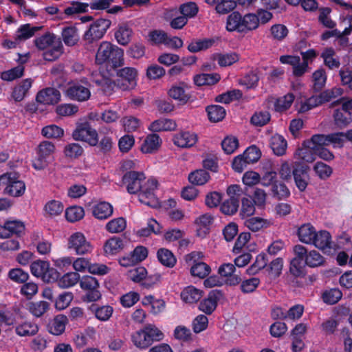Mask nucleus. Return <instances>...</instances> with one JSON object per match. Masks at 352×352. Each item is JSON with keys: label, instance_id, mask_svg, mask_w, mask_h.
Instances as JSON below:
<instances>
[{"label": "nucleus", "instance_id": "dca6fc26", "mask_svg": "<svg viewBox=\"0 0 352 352\" xmlns=\"http://www.w3.org/2000/svg\"><path fill=\"white\" fill-rule=\"evenodd\" d=\"M36 101L43 104H55L60 100V93L53 87H47L40 91L36 95Z\"/></svg>", "mask_w": 352, "mask_h": 352}, {"label": "nucleus", "instance_id": "e433bc0d", "mask_svg": "<svg viewBox=\"0 0 352 352\" xmlns=\"http://www.w3.org/2000/svg\"><path fill=\"white\" fill-rule=\"evenodd\" d=\"M62 37L65 44L67 46L76 45L79 39L77 29L72 26L63 29Z\"/></svg>", "mask_w": 352, "mask_h": 352}, {"label": "nucleus", "instance_id": "4d7b16f0", "mask_svg": "<svg viewBox=\"0 0 352 352\" xmlns=\"http://www.w3.org/2000/svg\"><path fill=\"white\" fill-rule=\"evenodd\" d=\"M271 116L267 111L255 112L251 118V123L256 126H263L270 121Z\"/></svg>", "mask_w": 352, "mask_h": 352}, {"label": "nucleus", "instance_id": "8fccbe9b", "mask_svg": "<svg viewBox=\"0 0 352 352\" xmlns=\"http://www.w3.org/2000/svg\"><path fill=\"white\" fill-rule=\"evenodd\" d=\"M214 43V40L212 38H204L203 40L192 41L188 46V50L190 52H197L201 50H205L210 47Z\"/></svg>", "mask_w": 352, "mask_h": 352}, {"label": "nucleus", "instance_id": "412c9836", "mask_svg": "<svg viewBox=\"0 0 352 352\" xmlns=\"http://www.w3.org/2000/svg\"><path fill=\"white\" fill-rule=\"evenodd\" d=\"M321 58L324 65L330 69H338L340 66V58L333 47L324 48L321 53Z\"/></svg>", "mask_w": 352, "mask_h": 352}, {"label": "nucleus", "instance_id": "b1692460", "mask_svg": "<svg viewBox=\"0 0 352 352\" xmlns=\"http://www.w3.org/2000/svg\"><path fill=\"white\" fill-rule=\"evenodd\" d=\"M131 341L140 349H146L153 344L151 340L148 338V335L143 329L131 334Z\"/></svg>", "mask_w": 352, "mask_h": 352}, {"label": "nucleus", "instance_id": "f704fd0d", "mask_svg": "<svg viewBox=\"0 0 352 352\" xmlns=\"http://www.w3.org/2000/svg\"><path fill=\"white\" fill-rule=\"evenodd\" d=\"M94 216L98 219H105L113 213L112 206L107 202H101L93 208Z\"/></svg>", "mask_w": 352, "mask_h": 352}, {"label": "nucleus", "instance_id": "58836bf2", "mask_svg": "<svg viewBox=\"0 0 352 352\" xmlns=\"http://www.w3.org/2000/svg\"><path fill=\"white\" fill-rule=\"evenodd\" d=\"M157 256L159 261L166 267H173L176 263L175 256L168 249H160L157 251Z\"/></svg>", "mask_w": 352, "mask_h": 352}, {"label": "nucleus", "instance_id": "5fc2aeb1", "mask_svg": "<svg viewBox=\"0 0 352 352\" xmlns=\"http://www.w3.org/2000/svg\"><path fill=\"white\" fill-rule=\"evenodd\" d=\"M168 95L173 99L182 104L186 103L190 98L184 89L181 86H173L168 91Z\"/></svg>", "mask_w": 352, "mask_h": 352}, {"label": "nucleus", "instance_id": "423d86ee", "mask_svg": "<svg viewBox=\"0 0 352 352\" xmlns=\"http://www.w3.org/2000/svg\"><path fill=\"white\" fill-rule=\"evenodd\" d=\"M67 248L80 256L89 254L94 250L91 242L80 232H76L69 236Z\"/></svg>", "mask_w": 352, "mask_h": 352}, {"label": "nucleus", "instance_id": "4468645a", "mask_svg": "<svg viewBox=\"0 0 352 352\" xmlns=\"http://www.w3.org/2000/svg\"><path fill=\"white\" fill-rule=\"evenodd\" d=\"M295 257L291 261L289 271L296 277L304 275V265L302 261L305 253V247L297 245L294 247Z\"/></svg>", "mask_w": 352, "mask_h": 352}, {"label": "nucleus", "instance_id": "6ab92c4d", "mask_svg": "<svg viewBox=\"0 0 352 352\" xmlns=\"http://www.w3.org/2000/svg\"><path fill=\"white\" fill-rule=\"evenodd\" d=\"M314 238V242L311 245H314L318 249L325 251L333 248L331 236L328 231L316 232Z\"/></svg>", "mask_w": 352, "mask_h": 352}, {"label": "nucleus", "instance_id": "f257e3e1", "mask_svg": "<svg viewBox=\"0 0 352 352\" xmlns=\"http://www.w3.org/2000/svg\"><path fill=\"white\" fill-rule=\"evenodd\" d=\"M122 182L126 186L128 192L138 194L141 203L152 208L159 206V201L154 191L157 187V182L155 179H146L142 172L129 171L124 174Z\"/></svg>", "mask_w": 352, "mask_h": 352}, {"label": "nucleus", "instance_id": "3c124183", "mask_svg": "<svg viewBox=\"0 0 352 352\" xmlns=\"http://www.w3.org/2000/svg\"><path fill=\"white\" fill-rule=\"evenodd\" d=\"M305 145L314 150L327 146L329 145L327 135H314L309 140L305 141Z\"/></svg>", "mask_w": 352, "mask_h": 352}, {"label": "nucleus", "instance_id": "0eeeda50", "mask_svg": "<svg viewBox=\"0 0 352 352\" xmlns=\"http://www.w3.org/2000/svg\"><path fill=\"white\" fill-rule=\"evenodd\" d=\"M30 271L33 276L41 278L45 282L54 281L57 278V272L50 267L45 261L37 260L30 265Z\"/></svg>", "mask_w": 352, "mask_h": 352}, {"label": "nucleus", "instance_id": "5701e85b", "mask_svg": "<svg viewBox=\"0 0 352 352\" xmlns=\"http://www.w3.org/2000/svg\"><path fill=\"white\" fill-rule=\"evenodd\" d=\"M116 47L117 46L112 45L109 42H102L96 54V62L98 64L106 63L110 57V54L113 52Z\"/></svg>", "mask_w": 352, "mask_h": 352}, {"label": "nucleus", "instance_id": "a878e982", "mask_svg": "<svg viewBox=\"0 0 352 352\" xmlns=\"http://www.w3.org/2000/svg\"><path fill=\"white\" fill-rule=\"evenodd\" d=\"M3 228L5 230L3 238H8L12 234L20 235L23 233L25 226L20 221L13 220L6 221Z\"/></svg>", "mask_w": 352, "mask_h": 352}, {"label": "nucleus", "instance_id": "49530a36", "mask_svg": "<svg viewBox=\"0 0 352 352\" xmlns=\"http://www.w3.org/2000/svg\"><path fill=\"white\" fill-rule=\"evenodd\" d=\"M39 29V27H32L30 24L23 25L16 32V40L21 41L28 39Z\"/></svg>", "mask_w": 352, "mask_h": 352}, {"label": "nucleus", "instance_id": "a211bd4d", "mask_svg": "<svg viewBox=\"0 0 352 352\" xmlns=\"http://www.w3.org/2000/svg\"><path fill=\"white\" fill-rule=\"evenodd\" d=\"M197 142V135L195 133L182 131L174 135V144L181 148H188L194 146Z\"/></svg>", "mask_w": 352, "mask_h": 352}, {"label": "nucleus", "instance_id": "a19ab883", "mask_svg": "<svg viewBox=\"0 0 352 352\" xmlns=\"http://www.w3.org/2000/svg\"><path fill=\"white\" fill-rule=\"evenodd\" d=\"M50 304L46 301L30 302L28 304L29 311L36 317L43 316L49 309Z\"/></svg>", "mask_w": 352, "mask_h": 352}, {"label": "nucleus", "instance_id": "864d4df0", "mask_svg": "<svg viewBox=\"0 0 352 352\" xmlns=\"http://www.w3.org/2000/svg\"><path fill=\"white\" fill-rule=\"evenodd\" d=\"M42 135L46 138L57 139L64 135V130L55 124H50L43 128Z\"/></svg>", "mask_w": 352, "mask_h": 352}, {"label": "nucleus", "instance_id": "680f3d73", "mask_svg": "<svg viewBox=\"0 0 352 352\" xmlns=\"http://www.w3.org/2000/svg\"><path fill=\"white\" fill-rule=\"evenodd\" d=\"M84 215V209L80 206H72L65 211V217L70 222L78 221L82 219Z\"/></svg>", "mask_w": 352, "mask_h": 352}, {"label": "nucleus", "instance_id": "bf43d9fd", "mask_svg": "<svg viewBox=\"0 0 352 352\" xmlns=\"http://www.w3.org/2000/svg\"><path fill=\"white\" fill-rule=\"evenodd\" d=\"M83 152V148L78 143L67 144L64 148L65 155L71 159L78 158Z\"/></svg>", "mask_w": 352, "mask_h": 352}, {"label": "nucleus", "instance_id": "de8ad7c7", "mask_svg": "<svg viewBox=\"0 0 352 352\" xmlns=\"http://www.w3.org/2000/svg\"><path fill=\"white\" fill-rule=\"evenodd\" d=\"M179 12L188 20V19L194 18L197 14L199 7L196 3L190 1L181 4L179 7Z\"/></svg>", "mask_w": 352, "mask_h": 352}, {"label": "nucleus", "instance_id": "39448f33", "mask_svg": "<svg viewBox=\"0 0 352 352\" xmlns=\"http://www.w3.org/2000/svg\"><path fill=\"white\" fill-rule=\"evenodd\" d=\"M0 186H5L4 192L14 197L22 196L25 190V183L13 173H6L0 176Z\"/></svg>", "mask_w": 352, "mask_h": 352}, {"label": "nucleus", "instance_id": "13d9d810", "mask_svg": "<svg viewBox=\"0 0 352 352\" xmlns=\"http://www.w3.org/2000/svg\"><path fill=\"white\" fill-rule=\"evenodd\" d=\"M109 58L107 61L114 68L122 66L124 64V51L118 46L110 54Z\"/></svg>", "mask_w": 352, "mask_h": 352}, {"label": "nucleus", "instance_id": "79ce46f5", "mask_svg": "<svg viewBox=\"0 0 352 352\" xmlns=\"http://www.w3.org/2000/svg\"><path fill=\"white\" fill-rule=\"evenodd\" d=\"M80 280V275L77 272H68L58 280L57 284L61 288H68L75 285Z\"/></svg>", "mask_w": 352, "mask_h": 352}, {"label": "nucleus", "instance_id": "20e7f679", "mask_svg": "<svg viewBox=\"0 0 352 352\" xmlns=\"http://www.w3.org/2000/svg\"><path fill=\"white\" fill-rule=\"evenodd\" d=\"M111 23L110 20L99 19L89 25L82 36L84 46L87 50H94V43L104 36Z\"/></svg>", "mask_w": 352, "mask_h": 352}, {"label": "nucleus", "instance_id": "473e14b6", "mask_svg": "<svg viewBox=\"0 0 352 352\" xmlns=\"http://www.w3.org/2000/svg\"><path fill=\"white\" fill-rule=\"evenodd\" d=\"M245 226L252 232H258L263 228L270 227L269 220L261 217H250L244 222Z\"/></svg>", "mask_w": 352, "mask_h": 352}, {"label": "nucleus", "instance_id": "9b49d317", "mask_svg": "<svg viewBox=\"0 0 352 352\" xmlns=\"http://www.w3.org/2000/svg\"><path fill=\"white\" fill-rule=\"evenodd\" d=\"M55 151L54 144L49 141H43L39 144L37 150V157L33 162V166L36 170L45 168L47 164L48 157Z\"/></svg>", "mask_w": 352, "mask_h": 352}, {"label": "nucleus", "instance_id": "c03bdc74", "mask_svg": "<svg viewBox=\"0 0 352 352\" xmlns=\"http://www.w3.org/2000/svg\"><path fill=\"white\" fill-rule=\"evenodd\" d=\"M64 206L60 201L51 200L46 203L44 206L45 214L49 217H56L63 211Z\"/></svg>", "mask_w": 352, "mask_h": 352}, {"label": "nucleus", "instance_id": "393cba45", "mask_svg": "<svg viewBox=\"0 0 352 352\" xmlns=\"http://www.w3.org/2000/svg\"><path fill=\"white\" fill-rule=\"evenodd\" d=\"M303 258L305 265L310 267L322 266L325 262L324 258L318 252L313 250L308 252L306 248Z\"/></svg>", "mask_w": 352, "mask_h": 352}, {"label": "nucleus", "instance_id": "338daca9", "mask_svg": "<svg viewBox=\"0 0 352 352\" xmlns=\"http://www.w3.org/2000/svg\"><path fill=\"white\" fill-rule=\"evenodd\" d=\"M8 277L14 282L23 283L28 280L29 274L21 268H14L9 271Z\"/></svg>", "mask_w": 352, "mask_h": 352}, {"label": "nucleus", "instance_id": "f3484780", "mask_svg": "<svg viewBox=\"0 0 352 352\" xmlns=\"http://www.w3.org/2000/svg\"><path fill=\"white\" fill-rule=\"evenodd\" d=\"M222 298V293L221 291L214 289L210 292L206 298L203 300L199 305V309L200 311L206 314H212L217 307V302Z\"/></svg>", "mask_w": 352, "mask_h": 352}, {"label": "nucleus", "instance_id": "72a5a7b5", "mask_svg": "<svg viewBox=\"0 0 352 352\" xmlns=\"http://www.w3.org/2000/svg\"><path fill=\"white\" fill-rule=\"evenodd\" d=\"M176 126V123L173 120L160 119L153 122L149 126V129L154 132L172 131L175 129Z\"/></svg>", "mask_w": 352, "mask_h": 352}, {"label": "nucleus", "instance_id": "0e129e2a", "mask_svg": "<svg viewBox=\"0 0 352 352\" xmlns=\"http://www.w3.org/2000/svg\"><path fill=\"white\" fill-rule=\"evenodd\" d=\"M24 67L22 65L12 68L8 71L1 73V78L3 80L12 81L23 75Z\"/></svg>", "mask_w": 352, "mask_h": 352}, {"label": "nucleus", "instance_id": "ea45409f", "mask_svg": "<svg viewBox=\"0 0 352 352\" xmlns=\"http://www.w3.org/2000/svg\"><path fill=\"white\" fill-rule=\"evenodd\" d=\"M208 119L213 122L223 120L226 116L225 109L220 105H210L206 108Z\"/></svg>", "mask_w": 352, "mask_h": 352}, {"label": "nucleus", "instance_id": "2f4dec72", "mask_svg": "<svg viewBox=\"0 0 352 352\" xmlns=\"http://www.w3.org/2000/svg\"><path fill=\"white\" fill-rule=\"evenodd\" d=\"M132 33V30L128 25L122 24L115 32V38L119 44L126 45L130 42Z\"/></svg>", "mask_w": 352, "mask_h": 352}, {"label": "nucleus", "instance_id": "1a4fd4ad", "mask_svg": "<svg viewBox=\"0 0 352 352\" xmlns=\"http://www.w3.org/2000/svg\"><path fill=\"white\" fill-rule=\"evenodd\" d=\"M137 70L133 67H124L118 72L116 85L125 91L133 89L136 85Z\"/></svg>", "mask_w": 352, "mask_h": 352}, {"label": "nucleus", "instance_id": "e2e57ef3", "mask_svg": "<svg viewBox=\"0 0 352 352\" xmlns=\"http://www.w3.org/2000/svg\"><path fill=\"white\" fill-rule=\"evenodd\" d=\"M294 100V96L292 94H287V95L278 98L274 104L276 111H283L288 109Z\"/></svg>", "mask_w": 352, "mask_h": 352}, {"label": "nucleus", "instance_id": "6e6d98bb", "mask_svg": "<svg viewBox=\"0 0 352 352\" xmlns=\"http://www.w3.org/2000/svg\"><path fill=\"white\" fill-rule=\"evenodd\" d=\"M126 226V221L123 217L113 219L106 225V229L111 233H118L122 232Z\"/></svg>", "mask_w": 352, "mask_h": 352}, {"label": "nucleus", "instance_id": "bb28decb", "mask_svg": "<svg viewBox=\"0 0 352 352\" xmlns=\"http://www.w3.org/2000/svg\"><path fill=\"white\" fill-rule=\"evenodd\" d=\"M67 317L63 315L56 316L47 326L48 331L50 333L59 336L62 334L65 329L67 322Z\"/></svg>", "mask_w": 352, "mask_h": 352}, {"label": "nucleus", "instance_id": "c85d7f7f", "mask_svg": "<svg viewBox=\"0 0 352 352\" xmlns=\"http://www.w3.org/2000/svg\"><path fill=\"white\" fill-rule=\"evenodd\" d=\"M32 80L26 78L16 85L12 91V97L15 101H21L28 94L29 89L31 88Z\"/></svg>", "mask_w": 352, "mask_h": 352}, {"label": "nucleus", "instance_id": "7c9ffc66", "mask_svg": "<svg viewBox=\"0 0 352 352\" xmlns=\"http://www.w3.org/2000/svg\"><path fill=\"white\" fill-rule=\"evenodd\" d=\"M287 141L285 138L278 134H275L270 139V146L275 155L278 156L283 155L287 149Z\"/></svg>", "mask_w": 352, "mask_h": 352}, {"label": "nucleus", "instance_id": "a18cd8bd", "mask_svg": "<svg viewBox=\"0 0 352 352\" xmlns=\"http://www.w3.org/2000/svg\"><path fill=\"white\" fill-rule=\"evenodd\" d=\"M38 327L30 322H25L16 327L15 331L20 336H32L38 332Z\"/></svg>", "mask_w": 352, "mask_h": 352}, {"label": "nucleus", "instance_id": "2eb2a0df", "mask_svg": "<svg viewBox=\"0 0 352 352\" xmlns=\"http://www.w3.org/2000/svg\"><path fill=\"white\" fill-rule=\"evenodd\" d=\"M307 168L298 162L292 164V175L296 186L300 191H304L307 186Z\"/></svg>", "mask_w": 352, "mask_h": 352}, {"label": "nucleus", "instance_id": "f03ea898", "mask_svg": "<svg viewBox=\"0 0 352 352\" xmlns=\"http://www.w3.org/2000/svg\"><path fill=\"white\" fill-rule=\"evenodd\" d=\"M34 43L40 50H47L43 53V58L47 61L55 60L63 54L62 42L53 33L43 34L34 40Z\"/></svg>", "mask_w": 352, "mask_h": 352}, {"label": "nucleus", "instance_id": "aec40b11", "mask_svg": "<svg viewBox=\"0 0 352 352\" xmlns=\"http://www.w3.org/2000/svg\"><path fill=\"white\" fill-rule=\"evenodd\" d=\"M124 240L119 236H112L104 244L103 249L105 254L115 255L120 252L124 248Z\"/></svg>", "mask_w": 352, "mask_h": 352}, {"label": "nucleus", "instance_id": "9d476101", "mask_svg": "<svg viewBox=\"0 0 352 352\" xmlns=\"http://www.w3.org/2000/svg\"><path fill=\"white\" fill-rule=\"evenodd\" d=\"M203 256L200 252H192L186 256L185 260L187 263H192L190 272L193 276H197L203 278L208 276L210 272V267L204 262L197 261Z\"/></svg>", "mask_w": 352, "mask_h": 352}, {"label": "nucleus", "instance_id": "774afa93", "mask_svg": "<svg viewBox=\"0 0 352 352\" xmlns=\"http://www.w3.org/2000/svg\"><path fill=\"white\" fill-rule=\"evenodd\" d=\"M239 206V202L237 199H228L221 205V210L225 214L232 215L236 212Z\"/></svg>", "mask_w": 352, "mask_h": 352}, {"label": "nucleus", "instance_id": "37998d69", "mask_svg": "<svg viewBox=\"0 0 352 352\" xmlns=\"http://www.w3.org/2000/svg\"><path fill=\"white\" fill-rule=\"evenodd\" d=\"M316 153L314 149L307 147L303 143V147L298 148L294 153V157L306 162L311 163L316 160Z\"/></svg>", "mask_w": 352, "mask_h": 352}, {"label": "nucleus", "instance_id": "69168bd1", "mask_svg": "<svg viewBox=\"0 0 352 352\" xmlns=\"http://www.w3.org/2000/svg\"><path fill=\"white\" fill-rule=\"evenodd\" d=\"M268 259L265 254H258L254 264L247 270L250 274H254L267 266Z\"/></svg>", "mask_w": 352, "mask_h": 352}, {"label": "nucleus", "instance_id": "c9c22d12", "mask_svg": "<svg viewBox=\"0 0 352 352\" xmlns=\"http://www.w3.org/2000/svg\"><path fill=\"white\" fill-rule=\"evenodd\" d=\"M201 296V291L193 286L187 287L181 294L182 300L190 304L197 302Z\"/></svg>", "mask_w": 352, "mask_h": 352}, {"label": "nucleus", "instance_id": "09e8293b", "mask_svg": "<svg viewBox=\"0 0 352 352\" xmlns=\"http://www.w3.org/2000/svg\"><path fill=\"white\" fill-rule=\"evenodd\" d=\"M336 124L340 128L346 126L352 121V115L349 111L338 109L335 111Z\"/></svg>", "mask_w": 352, "mask_h": 352}, {"label": "nucleus", "instance_id": "052dcab7", "mask_svg": "<svg viewBox=\"0 0 352 352\" xmlns=\"http://www.w3.org/2000/svg\"><path fill=\"white\" fill-rule=\"evenodd\" d=\"M314 88L316 91H320L325 85L327 74L324 69H318L312 75Z\"/></svg>", "mask_w": 352, "mask_h": 352}, {"label": "nucleus", "instance_id": "7ed1b4c3", "mask_svg": "<svg viewBox=\"0 0 352 352\" xmlns=\"http://www.w3.org/2000/svg\"><path fill=\"white\" fill-rule=\"evenodd\" d=\"M258 27V19L256 14L248 13L242 16L239 12H233L228 16L226 29L229 32L243 33L256 30Z\"/></svg>", "mask_w": 352, "mask_h": 352}, {"label": "nucleus", "instance_id": "c756f323", "mask_svg": "<svg viewBox=\"0 0 352 352\" xmlns=\"http://www.w3.org/2000/svg\"><path fill=\"white\" fill-rule=\"evenodd\" d=\"M316 231L314 227L310 223L301 226L298 230L299 240L307 244H311L314 242V235Z\"/></svg>", "mask_w": 352, "mask_h": 352}, {"label": "nucleus", "instance_id": "4c0bfd02", "mask_svg": "<svg viewBox=\"0 0 352 352\" xmlns=\"http://www.w3.org/2000/svg\"><path fill=\"white\" fill-rule=\"evenodd\" d=\"M219 79L217 74H201L194 77V82L197 86L210 85L217 83Z\"/></svg>", "mask_w": 352, "mask_h": 352}, {"label": "nucleus", "instance_id": "ddd939ff", "mask_svg": "<svg viewBox=\"0 0 352 352\" xmlns=\"http://www.w3.org/2000/svg\"><path fill=\"white\" fill-rule=\"evenodd\" d=\"M65 94L70 99L79 102L87 100L91 96L89 89L81 82L70 84L67 88Z\"/></svg>", "mask_w": 352, "mask_h": 352}, {"label": "nucleus", "instance_id": "4be33fe9", "mask_svg": "<svg viewBox=\"0 0 352 352\" xmlns=\"http://www.w3.org/2000/svg\"><path fill=\"white\" fill-rule=\"evenodd\" d=\"M234 265L224 263L219 267L218 272L221 276L230 278L228 281L230 285H236L241 282V278L237 274H234Z\"/></svg>", "mask_w": 352, "mask_h": 352}, {"label": "nucleus", "instance_id": "6e6552de", "mask_svg": "<svg viewBox=\"0 0 352 352\" xmlns=\"http://www.w3.org/2000/svg\"><path fill=\"white\" fill-rule=\"evenodd\" d=\"M72 138L77 141H82L90 146H96L98 142V133L87 122L78 124L72 132Z\"/></svg>", "mask_w": 352, "mask_h": 352}, {"label": "nucleus", "instance_id": "603ef678", "mask_svg": "<svg viewBox=\"0 0 352 352\" xmlns=\"http://www.w3.org/2000/svg\"><path fill=\"white\" fill-rule=\"evenodd\" d=\"M210 178L209 174L205 170H197L188 176L189 182L195 185H204Z\"/></svg>", "mask_w": 352, "mask_h": 352}, {"label": "nucleus", "instance_id": "f8f14e48", "mask_svg": "<svg viewBox=\"0 0 352 352\" xmlns=\"http://www.w3.org/2000/svg\"><path fill=\"white\" fill-rule=\"evenodd\" d=\"M80 280V287L87 291L85 300L88 302H94L101 298V294L98 290L99 283L98 280L91 276H85Z\"/></svg>", "mask_w": 352, "mask_h": 352}, {"label": "nucleus", "instance_id": "cd10ccee", "mask_svg": "<svg viewBox=\"0 0 352 352\" xmlns=\"http://www.w3.org/2000/svg\"><path fill=\"white\" fill-rule=\"evenodd\" d=\"M161 140L158 135L153 133L148 135L141 146V151L144 153H151L158 149Z\"/></svg>", "mask_w": 352, "mask_h": 352}]
</instances>
